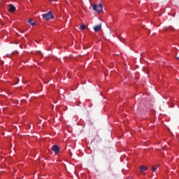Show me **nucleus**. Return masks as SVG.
Returning a JSON list of instances; mask_svg holds the SVG:
<instances>
[{
  "mask_svg": "<svg viewBox=\"0 0 179 179\" xmlns=\"http://www.w3.org/2000/svg\"><path fill=\"white\" fill-rule=\"evenodd\" d=\"M92 8L93 10L96 11L97 13H101V11L103 10V4L99 3L98 6L97 4H94Z\"/></svg>",
  "mask_w": 179,
  "mask_h": 179,
  "instance_id": "obj_1",
  "label": "nucleus"
},
{
  "mask_svg": "<svg viewBox=\"0 0 179 179\" xmlns=\"http://www.w3.org/2000/svg\"><path fill=\"white\" fill-rule=\"evenodd\" d=\"M146 170H148V167L147 166H145L142 165L140 167V172H141V173H143V171H146Z\"/></svg>",
  "mask_w": 179,
  "mask_h": 179,
  "instance_id": "obj_6",
  "label": "nucleus"
},
{
  "mask_svg": "<svg viewBox=\"0 0 179 179\" xmlns=\"http://www.w3.org/2000/svg\"><path fill=\"white\" fill-rule=\"evenodd\" d=\"M50 1H52V0H50Z\"/></svg>",
  "mask_w": 179,
  "mask_h": 179,
  "instance_id": "obj_11",
  "label": "nucleus"
},
{
  "mask_svg": "<svg viewBox=\"0 0 179 179\" xmlns=\"http://www.w3.org/2000/svg\"><path fill=\"white\" fill-rule=\"evenodd\" d=\"M152 171H153V173H156V167L152 166Z\"/></svg>",
  "mask_w": 179,
  "mask_h": 179,
  "instance_id": "obj_9",
  "label": "nucleus"
},
{
  "mask_svg": "<svg viewBox=\"0 0 179 179\" xmlns=\"http://www.w3.org/2000/svg\"><path fill=\"white\" fill-rule=\"evenodd\" d=\"M176 59H179V57L176 56Z\"/></svg>",
  "mask_w": 179,
  "mask_h": 179,
  "instance_id": "obj_10",
  "label": "nucleus"
},
{
  "mask_svg": "<svg viewBox=\"0 0 179 179\" xmlns=\"http://www.w3.org/2000/svg\"><path fill=\"white\" fill-rule=\"evenodd\" d=\"M28 23H29V24H31V26H34L36 24V22H33V19H29L28 20Z\"/></svg>",
  "mask_w": 179,
  "mask_h": 179,
  "instance_id": "obj_7",
  "label": "nucleus"
},
{
  "mask_svg": "<svg viewBox=\"0 0 179 179\" xmlns=\"http://www.w3.org/2000/svg\"><path fill=\"white\" fill-rule=\"evenodd\" d=\"M42 17L45 20H50V19H54V15H52V12L48 11L47 13L43 14Z\"/></svg>",
  "mask_w": 179,
  "mask_h": 179,
  "instance_id": "obj_2",
  "label": "nucleus"
},
{
  "mask_svg": "<svg viewBox=\"0 0 179 179\" xmlns=\"http://www.w3.org/2000/svg\"><path fill=\"white\" fill-rule=\"evenodd\" d=\"M80 29L81 30H85V29H86V25H85V24H83V25H80Z\"/></svg>",
  "mask_w": 179,
  "mask_h": 179,
  "instance_id": "obj_8",
  "label": "nucleus"
},
{
  "mask_svg": "<svg viewBox=\"0 0 179 179\" xmlns=\"http://www.w3.org/2000/svg\"><path fill=\"white\" fill-rule=\"evenodd\" d=\"M15 10H16V8L15 7V6H13V4H9V8H8V12H15Z\"/></svg>",
  "mask_w": 179,
  "mask_h": 179,
  "instance_id": "obj_4",
  "label": "nucleus"
},
{
  "mask_svg": "<svg viewBox=\"0 0 179 179\" xmlns=\"http://www.w3.org/2000/svg\"><path fill=\"white\" fill-rule=\"evenodd\" d=\"M93 29L96 32L100 31V30H101V24L96 25L93 27Z\"/></svg>",
  "mask_w": 179,
  "mask_h": 179,
  "instance_id": "obj_5",
  "label": "nucleus"
},
{
  "mask_svg": "<svg viewBox=\"0 0 179 179\" xmlns=\"http://www.w3.org/2000/svg\"><path fill=\"white\" fill-rule=\"evenodd\" d=\"M52 150L55 153V155H58L59 153V147L57 145H54L52 148Z\"/></svg>",
  "mask_w": 179,
  "mask_h": 179,
  "instance_id": "obj_3",
  "label": "nucleus"
}]
</instances>
